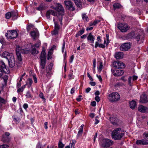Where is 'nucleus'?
<instances>
[{
	"instance_id": "60",
	"label": "nucleus",
	"mask_w": 148,
	"mask_h": 148,
	"mask_svg": "<svg viewBox=\"0 0 148 148\" xmlns=\"http://www.w3.org/2000/svg\"><path fill=\"white\" fill-rule=\"evenodd\" d=\"M65 41H64L63 43L62 47V52H63L65 49Z\"/></svg>"
},
{
	"instance_id": "17",
	"label": "nucleus",
	"mask_w": 148,
	"mask_h": 148,
	"mask_svg": "<svg viewBox=\"0 0 148 148\" xmlns=\"http://www.w3.org/2000/svg\"><path fill=\"white\" fill-rule=\"evenodd\" d=\"M46 14L47 18L48 19H49L50 18V16L51 15L54 16H55L57 15L56 13L54 11L51 10L47 11Z\"/></svg>"
},
{
	"instance_id": "49",
	"label": "nucleus",
	"mask_w": 148,
	"mask_h": 148,
	"mask_svg": "<svg viewBox=\"0 0 148 148\" xmlns=\"http://www.w3.org/2000/svg\"><path fill=\"white\" fill-rule=\"evenodd\" d=\"M39 97L41 99H43L45 102V98L44 97V95L41 92L40 93L39 95Z\"/></svg>"
},
{
	"instance_id": "56",
	"label": "nucleus",
	"mask_w": 148,
	"mask_h": 148,
	"mask_svg": "<svg viewBox=\"0 0 148 148\" xmlns=\"http://www.w3.org/2000/svg\"><path fill=\"white\" fill-rule=\"evenodd\" d=\"M121 79L124 82H125L127 80V79L126 76H123L121 78Z\"/></svg>"
},
{
	"instance_id": "54",
	"label": "nucleus",
	"mask_w": 148,
	"mask_h": 148,
	"mask_svg": "<svg viewBox=\"0 0 148 148\" xmlns=\"http://www.w3.org/2000/svg\"><path fill=\"white\" fill-rule=\"evenodd\" d=\"M72 143H71L69 145H71V147H74L75 144V140H73L72 141Z\"/></svg>"
},
{
	"instance_id": "2",
	"label": "nucleus",
	"mask_w": 148,
	"mask_h": 148,
	"mask_svg": "<svg viewBox=\"0 0 148 148\" xmlns=\"http://www.w3.org/2000/svg\"><path fill=\"white\" fill-rule=\"evenodd\" d=\"M124 134V132L120 128L115 129L111 133V137L114 140H120Z\"/></svg>"
},
{
	"instance_id": "30",
	"label": "nucleus",
	"mask_w": 148,
	"mask_h": 148,
	"mask_svg": "<svg viewBox=\"0 0 148 148\" xmlns=\"http://www.w3.org/2000/svg\"><path fill=\"white\" fill-rule=\"evenodd\" d=\"M11 17L14 19H16L17 18L18 14L16 12H11Z\"/></svg>"
},
{
	"instance_id": "43",
	"label": "nucleus",
	"mask_w": 148,
	"mask_h": 148,
	"mask_svg": "<svg viewBox=\"0 0 148 148\" xmlns=\"http://www.w3.org/2000/svg\"><path fill=\"white\" fill-rule=\"evenodd\" d=\"M132 77L130 76L128 78V82L130 86H131L132 84L133 81H132Z\"/></svg>"
},
{
	"instance_id": "34",
	"label": "nucleus",
	"mask_w": 148,
	"mask_h": 148,
	"mask_svg": "<svg viewBox=\"0 0 148 148\" xmlns=\"http://www.w3.org/2000/svg\"><path fill=\"white\" fill-rule=\"evenodd\" d=\"M25 86L26 85H25L22 86L21 88H18L17 89V92L18 93L23 92V90L25 88Z\"/></svg>"
},
{
	"instance_id": "28",
	"label": "nucleus",
	"mask_w": 148,
	"mask_h": 148,
	"mask_svg": "<svg viewBox=\"0 0 148 148\" xmlns=\"http://www.w3.org/2000/svg\"><path fill=\"white\" fill-rule=\"evenodd\" d=\"M130 108L132 109H134L136 106V102L134 100L130 102Z\"/></svg>"
},
{
	"instance_id": "53",
	"label": "nucleus",
	"mask_w": 148,
	"mask_h": 148,
	"mask_svg": "<svg viewBox=\"0 0 148 148\" xmlns=\"http://www.w3.org/2000/svg\"><path fill=\"white\" fill-rule=\"evenodd\" d=\"M0 148H8L9 146L7 145L3 144L2 145H0Z\"/></svg>"
},
{
	"instance_id": "57",
	"label": "nucleus",
	"mask_w": 148,
	"mask_h": 148,
	"mask_svg": "<svg viewBox=\"0 0 148 148\" xmlns=\"http://www.w3.org/2000/svg\"><path fill=\"white\" fill-rule=\"evenodd\" d=\"M98 117L97 116L96 117L95 119V122L94 123L95 124H97L99 122V121L98 120Z\"/></svg>"
},
{
	"instance_id": "45",
	"label": "nucleus",
	"mask_w": 148,
	"mask_h": 148,
	"mask_svg": "<svg viewBox=\"0 0 148 148\" xmlns=\"http://www.w3.org/2000/svg\"><path fill=\"white\" fill-rule=\"evenodd\" d=\"M100 21L99 20L95 19L93 22V26H95L97 24L99 23L100 22Z\"/></svg>"
},
{
	"instance_id": "48",
	"label": "nucleus",
	"mask_w": 148,
	"mask_h": 148,
	"mask_svg": "<svg viewBox=\"0 0 148 148\" xmlns=\"http://www.w3.org/2000/svg\"><path fill=\"white\" fill-rule=\"evenodd\" d=\"M83 132V130H79L77 135V137H78L81 136Z\"/></svg>"
},
{
	"instance_id": "27",
	"label": "nucleus",
	"mask_w": 148,
	"mask_h": 148,
	"mask_svg": "<svg viewBox=\"0 0 148 148\" xmlns=\"http://www.w3.org/2000/svg\"><path fill=\"white\" fill-rule=\"evenodd\" d=\"M87 39L88 42L90 43H92V35L91 33L89 34L88 36L87 37Z\"/></svg>"
},
{
	"instance_id": "31",
	"label": "nucleus",
	"mask_w": 148,
	"mask_h": 148,
	"mask_svg": "<svg viewBox=\"0 0 148 148\" xmlns=\"http://www.w3.org/2000/svg\"><path fill=\"white\" fill-rule=\"evenodd\" d=\"M46 53L45 51H42L40 56V59L46 60Z\"/></svg>"
},
{
	"instance_id": "23",
	"label": "nucleus",
	"mask_w": 148,
	"mask_h": 148,
	"mask_svg": "<svg viewBox=\"0 0 148 148\" xmlns=\"http://www.w3.org/2000/svg\"><path fill=\"white\" fill-rule=\"evenodd\" d=\"M148 108L143 105L139 106L138 108V109L139 111L140 112H143L145 113L146 110Z\"/></svg>"
},
{
	"instance_id": "22",
	"label": "nucleus",
	"mask_w": 148,
	"mask_h": 148,
	"mask_svg": "<svg viewBox=\"0 0 148 148\" xmlns=\"http://www.w3.org/2000/svg\"><path fill=\"white\" fill-rule=\"evenodd\" d=\"M136 143L137 145H148V141L144 139L138 140L136 141Z\"/></svg>"
},
{
	"instance_id": "55",
	"label": "nucleus",
	"mask_w": 148,
	"mask_h": 148,
	"mask_svg": "<svg viewBox=\"0 0 148 148\" xmlns=\"http://www.w3.org/2000/svg\"><path fill=\"white\" fill-rule=\"evenodd\" d=\"M74 58V56L73 55H72L70 58L69 60V62L70 63H72L73 61V60Z\"/></svg>"
},
{
	"instance_id": "15",
	"label": "nucleus",
	"mask_w": 148,
	"mask_h": 148,
	"mask_svg": "<svg viewBox=\"0 0 148 148\" xmlns=\"http://www.w3.org/2000/svg\"><path fill=\"white\" fill-rule=\"evenodd\" d=\"M9 66L11 68H13L15 65V62L14 56H12L11 58L8 60Z\"/></svg>"
},
{
	"instance_id": "20",
	"label": "nucleus",
	"mask_w": 148,
	"mask_h": 148,
	"mask_svg": "<svg viewBox=\"0 0 148 148\" xmlns=\"http://www.w3.org/2000/svg\"><path fill=\"white\" fill-rule=\"evenodd\" d=\"M124 56V53L122 52H117L115 53L114 57L117 59L122 58Z\"/></svg>"
},
{
	"instance_id": "18",
	"label": "nucleus",
	"mask_w": 148,
	"mask_h": 148,
	"mask_svg": "<svg viewBox=\"0 0 148 148\" xmlns=\"http://www.w3.org/2000/svg\"><path fill=\"white\" fill-rule=\"evenodd\" d=\"M124 73L123 70H116L113 72V74L114 76H120L123 75Z\"/></svg>"
},
{
	"instance_id": "1",
	"label": "nucleus",
	"mask_w": 148,
	"mask_h": 148,
	"mask_svg": "<svg viewBox=\"0 0 148 148\" xmlns=\"http://www.w3.org/2000/svg\"><path fill=\"white\" fill-rule=\"evenodd\" d=\"M16 53L17 59L18 61L17 65L18 66H20L22 64V59L21 53L27 54L29 53V50L27 49L23 48L18 45H17L16 47Z\"/></svg>"
},
{
	"instance_id": "41",
	"label": "nucleus",
	"mask_w": 148,
	"mask_h": 148,
	"mask_svg": "<svg viewBox=\"0 0 148 148\" xmlns=\"http://www.w3.org/2000/svg\"><path fill=\"white\" fill-rule=\"evenodd\" d=\"M5 17L7 19L10 18L11 17V12H8L5 15Z\"/></svg>"
},
{
	"instance_id": "16",
	"label": "nucleus",
	"mask_w": 148,
	"mask_h": 148,
	"mask_svg": "<svg viewBox=\"0 0 148 148\" xmlns=\"http://www.w3.org/2000/svg\"><path fill=\"white\" fill-rule=\"evenodd\" d=\"M30 34L32 38L34 40H36L39 36V32L37 30L32 31L30 33Z\"/></svg>"
},
{
	"instance_id": "47",
	"label": "nucleus",
	"mask_w": 148,
	"mask_h": 148,
	"mask_svg": "<svg viewBox=\"0 0 148 148\" xmlns=\"http://www.w3.org/2000/svg\"><path fill=\"white\" fill-rule=\"evenodd\" d=\"M26 97L28 98H32L33 97L32 96L31 94L29 92H27L26 95Z\"/></svg>"
},
{
	"instance_id": "29",
	"label": "nucleus",
	"mask_w": 148,
	"mask_h": 148,
	"mask_svg": "<svg viewBox=\"0 0 148 148\" xmlns=\"http://www.w3.org/2000/svg\"><path fill=\"white\" fill-rule=\"evenodd\" d=\"M98 46L100 48H104L105 47V46L104 45L99 44L98 42H96L95 43V47L96 48Z\"/></svg>"
},
{
	"instance_id": "5",
	"label": "nucleus",
	"mask_w": 148,
	"mask_h": 148,
	"mask_svg": "<svg viewBox=\"0 0 148 148\" xmlns=\"http://www.w3.org/2000/svg\"><path fill=\"white\" fill-rule=\"evenodd\" d=\"M114 141L107 138L103 139L101 143V146L104 148H107L113 145Z\"/></svg>"
},
{
	"instance_id": "4",
	"label": "nucleus",
	"mask_w": 148,
	"mask_h": 148,
	"mask_svg": "<svg viewBox=\"0 0 148 148\" xmlns=\"http://www.w3.org/2000/svg\"><path fill=\"white\" fill-rule=\"evenodd\" d=\"M120 98V95L116 92H114L109 95L108 99L110 101L116 102L118 101Z\"/></svg>"
},
{
	"instance_id": "21",
	"label": "nucleus",
	"mask_w": 148,
	"mask_h": 148,
	"mask_svg": "<svg viewBox=\"0 0 148 148\" xmlns=\"http://www.w3.org/2000/svg\"><path fill=\"white\" fill-rule=\"evenodd\" d=\"M148 101L147 96L143 94L140 96V102L142 103H145Z\"/></svg>"
},
{
	"instance_id": "50",
	"label": "nucleus",
	"mask_w": 148,
	"mask_h": 148,
	"mask_svg": "<svg viewBox=\"0 0 148 148\" xmlns=\"http://www.w3.org/2000/svg\"><path fill=\"white\" fill-rule=\"evenodd\" d=\"M2 78L5 82H7L8 79V76L6 75H5L2 77Z\"/></svg>"
},
{
	"instance_id": "58",
	"label": "nucleus",
	"mask_w": 148,
	"mask_h": 148,
	"mask_svg": "<svg viewBox=\"0 0 148 148\" xmlns=\"http://www.w3.org/2000/svg\"><path fill=\"white\" fill-rule=\"evenodd\" d=\"M95 100L97 102H99L100 100V98L99 96H97L95 98Z\"/></svg>"
},
{
	"instance_id": "52",
	"label": "nucleus",
	"mask_w": 148,
	"mask_h": 148,
	"mask_svg": "<svg viewBox=\"0 0 148 148\" xmlns=\"http://www.w3.org/2000/svg\"><path fill=\"white\" fill-rule=\"evenodd\" d=\"M40 45V42H38L34 44V45H34V47H36V48H38Z\"/></svg>"
},
{
	"instance_id": "42",
	"label": "nucleus",
	"mask_w": 148,
	"mask_h": 148,
	"mask_svg": "<svg viewBox=\"0 0 148 148\" xmlns=\"http://www.w3.org/2000/svg\"><path fill=\"white\" fill-rule=\"evenodd\" d=\"M135 39H136L137 41L138 42L140 39V35L138 34H135Z\"/></svg>"
},
{
	"instance_id": "19",
	"label": "nucleus",
	"mask_w": 148,
	"mask_h": 148,
	"mask_svg": "<svg viewBox=\"0 0 148 148\" xmlns=\"http://www.w3.org/2000/svg\"><path fill=\"white\" fill-rule=\"evenodd\" d=\"M2 56L4 58L7 59L8 60L11 58L12 56H14L12 53L7 51L4 52L2 54Z\"/></svg>"
},
{
	"instance_id": "26",
	"label": "nucleus",
	"mask_w": 148,
	"mask_h": 148,
	"mask_svg": "<svg viewBox=\"0 0 148 148\" xmlns=\"http://www.w3.org/2000/svg\"><path fill=\"white\" fill-rule=\"evenodd\" d=\"M40 67L41 69H44L46 64V60L40 59Z\"/></svg>"
},
{
	"instance_id": "10",
	"label": "nucleus",
	"mask_w": 148,
	"mask_h": 148,
	"mask_svg": "<svg viewBox=\"0 0 148 148\" xmlns=\"http://www.w3.org/2000/svg\"><path fill=\"white\" fill-rule=\"evenodd\" d=\"M131 47V44L130 42H127L122 44L120 47L121 51H128Z\"/></svg>"
},
{
	"instance_id": "59",
	"label": "nucleus",
	"mask_w": 148,
	"mask_h": 148,
	"mask_svg": "<svg viewBox=\"0 0 148 148\" xmlns=\"http://www.w3.org/2000/svg\"><path fill=\"white\" fill-rule=\"evenodd\" d=\"M132 77V79L133 81L136 80L138 78L137 76L136 75H133Z\"/></svg>"
},
{
	"instance_id": "11",
	"label": "nucleus",
	"mask_w": 148,
	"mask_h": 148,
	"mask_svg": "<svg viewBox=\"0 0 148 148\" xmlns=\"http://www.w3.org/2000/svg\"><path fill=\"white\" fill-rule=\"evenodd\" d=\"M0 68L3 72L7 73H8L10 72L8 68L2 60L0 61Z\"/></svg>"
},
{
	"instance_id": "36",
	"label": "nucleus",
	"mask_w": 148,
	"mask_h": 148,
	"mask_svg": "<svg viewBox=\"0 0 148 148\" xmlns=\"http://www.w3.org/2000/svg\"><path fill=\"white\" fill-rule=\"evenodd\" d=\"M76 5L78 7H80L82 5V2L79 0H74Z\"/></svg>"
},
{
	"instance_id": "61",
	"label": "nucleus",
	"mask_w": 148,
	"mask_h": 148,
	"mask_svg": "<svg viewBox=\"0 0 148 148\" xmlns=\"http://www.w3.org/2000/svg\"><path fill=\"white\" fill-rule=\"evenodd\" d=\"M28 105L27 103H24L23 105V108L25 109H27L28 107Z\"/></svg>"
},
{
	"instance_id": "62",
	"label": "nucleus",
	"mask_w": 148,
	"mask_h": 148,
	"mask_svg": "<svg viewBox=\"0 0 148 148\" xmlns=\"http://www.w3.org/2000/svg\"><path fill=\"white\" fill-rule=\"evenodd\" d=\"M21 83V82H17V85H16L17 88H19L21 86V84H22Z\"/></svg>"
},
{
	"instance_id": "9",
	"label": "nucleus",
	"mask_w": 148,
	"mask_h": 148,
	"mask_svg": "<svg viewBox=\"0 0 148 148\" xmlns=\"http://www.w3.org/2000/svg\"><path fill=\"white\" fill-rule=\"evenodd\" d=\"M113 66L117 69H122L125 66V64L121 61H114L112 63Z\"/></svg>"
},
{
	"instance_id": "7",
	"label": "nucleus",
	"mask_w": 148,
	"mask_h": 148,
	"mask_svg": "<svg viewBox=\"0 0 148 148\" xmlns=\"http://www.w3.org/2000/svg\"><path fill=\"white\" fill-rule=\"evenodd\" d=\"M53 66V64L51 63L46 67L45 75L47 78H49L53 74V72L52 70Z\"/></svg>"
},
{
	"instance_id": "6",
	"label": "nucleus",
	"mask_w": 148,
	"mask_h": 148,
	"mask_svg": "<svg viewBox=\"0 0 148 148\" xmlns=\"http://www.w3.org/2000/svg\"><path fill=\"white\" fill-rule=\"evenodd\" d=\"M18 33L15 30H8L5 34L6 37L8 38L13 39L16 38Z\"/></svg>"
},
{
	"instance_id": "63",
	"label": "nucleus",
	"mask_w": 148,
	"mask_h": 148,
	"mask_svg": "<svg viewBox=\"0 0 148 148\" xmlns=\"http://www.w3.org/2000/svg\"><path fill=\"white\" fill-rule=\"evenodd\" d=\"M53 53V50H52V48H51L49 51H48V54L49 55H52Z\"/></svg>"
},
{
	"instance_id": "46",
	"label": "nucleus",
	"mask_w": 148,
	"mask_h": 148,
	"mask_svg": "<svg viewBox=\"0 0 148 148\" xmlns=\"http://www.w3.org/2000/svg\"><path fill=\"white\" fill-rule=\"evenodd\" d=\"M84 32V30H82L79 31L78 33L76 34V36L77 37L78 36H80L82 34H83Z\"/></svg>"
},
{
	"instance_id": "24",
	"label": "nucleus",
	"mask_w": 148,
	"mask_h": 148,
	"mask_svg": "<svg viewBox=\"0 0 148 148\" xmlns=\"http://www.w3.org/2000/svg\"><path fill=\"white\" fill-rule=\"evenodd\" d=\"M31 52L32 54L34 55L37 54L38 51L36 50V49L34 47V45H32L31 48Z\"/></svg>"
},
{
	"instance_id": "64",
	"label": "nucleus",
	"mask_w": 148,
	"mask_h": 148,
	"mask_svg": "<svg viewBox=\"0 0 148 148\" xmlns=\"http://www.w3.org/2000/svg\"><path fill=\"white\" fill-rule=\"evenodd\" d=\"M91 90V88L88 87L86 89V92L87 93H88Z\"/></svg>"
},
{
	"instance_id": "13",
	"label": "nucleus",
	"mask_w": 148,
	"mask_h": 148,
	"mask_svg": "<svg viewBox=\"0 0 148 148\" xmlns=\"http://www.w3.org/2000/svg\"><path fill=\"white\" fill-rule=\"evenodd\" d=\"M53 21L55 24V28L54 31L52 32V34L53 35H56L58 33L59 27L58 25V23L55 21L54 18H53Z\"/></svg>"
},
{
	"instance_id": "8",
	"label": "nucleus",
	"mask_w": 148,
	"mask_h": 148,
	"mask_svg": "<svg viewBox=\"0 0 148 148\" xmlns=\"http://www.w3.org/2000/svg\"><path fill=\"white\" fill-rule=\"evenodd\" d=\"M130 27L126 24L119 23L118 24V28L122 32H126Z\"/></svg>"
},
{
	"instance_id": "3",
	"label": "nucleus",
	"mask_w": 148,
	"mask_h": 148,
	"mask_svg": "<svg viewBox=\"0 0 148 148\" xmlns=\"http://www.w3.org/2000/svg\"><path fill=\"white\" fill-rule=\"evenodd\" d=\"M51 8L52 9H54L56 10L58 12H60V13L61 15L59 16L58 17V19L59 21L60 22V24L61 25L62 24V15L64 14V8L63 7L62 5L58 3H56V7H55L53 6H52L51 7Z\"/></svg>"
},
{
	"instance_id": "25",
	"label": "nucleus",
	"mask_w": 148,
	"mask_h": 148,
	"mask_svg": "<svg viewBox=\"0 0 148 148\" xmlns=\"http://www.w3.org/2000/svg\"><path fill=\"white\" fill-rule=\"evenodd\" d=\"M135 34L134 32H132L128 34L127 36V39L132 38L134 37Z\"/></svg>"
},
{
	"instance_id": "32",
	"label": "nucleus",
	"mask_w": 148,
	"mask_h": 148,
	"mask_svg": "<svg viewBox=\"0 0 148 148\" xmlns=\"http://www.w3.org/2000/svg\"><path fill=\"white\" fill-rule=\"evenodd\" d=\"M114 8L115 9H118L121 7V4L118 3H115L113 5Z\"/></svg>"
},
{
	"instance_id": "37",
	"label": "nucleus",
	"mask_w": 148,
	"mask_h": 148,
	"mask_svg": "<svg viewBox=\"0 0 148 148\" xmlns=\"http://www.w3.org/2000/svg\"><path fill=\"white\" fill-rule=\"evenodd\" d=\"M34 27V25L32 24H29L28 26H27V30L28 32H29L30 30L33 28Z\"/></svg>"
},
{
	"instance_id": "33",
	"label": "nucleus",
	"mask_w": 148,
	"mask_h": 148,
	"mask_svg": "<svg viewBox=\"0 0 148 148\" xmlns=\"http://www.w3.org/2000/svg\"><path fill=\"white\" fill-rule=\"evenodd\" d=\"M28 81L29 82V83L27 82L25 85H26V86H27L28 88H29L32 84L33 81L32 79L30 78L29 79Z\"/></svg>"
},
{
	"instance_id": "38",
	"label": "nucleus",
	"mask_w": 148,
	"mask_h": 148,
	"mask_svg": "<svg viewBox=\"0 0 148 148\" xmlns=\"http://www.w3.org/2000/svg\"><path fill=\"white\" fill-rule=\"evenodd\" d=\"M64 146V145L62 143L61 140H60L58 144V147L59 148H63Z\"/></svg>"
},
{
	"instance_id": "14",
	"label": "nucleus",
	"mask_w": 148,
	"mask_h": 148,
	"mask_svg": "<svg viewBox=\"0 0 148 148\" xmlns=\"http://www.w3.org/2000/svg\"><path fill=\"white\" fill-rule=\"evenodd\" d=\"M110 120L111 122L113 125H116L118 121V119L117 118V116L116 115H113L110 117Z\"/></svg>"
},
{
	"instance_id": "35",
	"label": "nucleus",
	"mask_w": 148,
	"mask_h": 148,
	"mask_svg": "<svg viewBox=\"0 0 148 148\" xmlns=\"http://www.w3.org/2000/svg\"><path fill=\"white\" fill-rule=\"evenodd\" d=\"M82 16L83 19L85 22H87L88 21V16L85 14H82Z\"/></svg>"
},
{
	"instance_id": "12",
	"label": "nucleus",
	"mask_w": 148,
	"mask_h": 148,
	"mask_svg": "<svg viewBox=\"0 0 148 148\" xmlns=\"http://www.w3.org/2000/svg\"><path fill=\"white\" fill-rule=\"evenodd\" d=\"M64 3L67 8L70 10L73 11L75 10L73 3L71 1H65Z\"/></svg>"
},
{
	"instance_id": "51",
	"label": "nucleus",
	"mask_w": 148,
	"mask_h": 148,
	"mask_svg": "<svg viewBox=\"0 0 148 148\" xmlns=\"http://www.w3.org/2000/svg\"><path fill=\"white\" fill-rule=\"evenodd\" d=\"M6 102V101L0 97V103L5 104Z\"/></svg>"
},
{
	"instance_id": "40",
	"label": "nucleus",
	"mask_w": 148,
	"mask_h": 148,
	"mask_svg": "<svg viewBox=\"0 0 148 148\" xmlns=\"http://www.w3.org/2000/svg\"><path fill=\"white\" fill-rule=\"evenodd\" d=\"M44 9V5L42 3L41 4L40 6L36 8V10H39L41 11L43 10Z\"/></svg>"
},
{
	"instance_id": "44",
	"label": "nucleus",
	"mask_w": 148,
	"mask_h": 148,
	"mask_svg": "<svg viewBox=\"0 0 148 148\" xmlns=\"http://www.w3.org/2000/svg\"><path fill=\"white\" fill-rule=\"evenodd\" d=\"M99 66L98 68L99 70L101 71L103 68V63L102 62H99Z\"/></svg>"
},
{
	"instance_id": "39",
	"label": "nucleus",
	"mask_w": 148,
	"mask_h": 148,
	"mask_svg": "<svg viewBox=\"0 0 148 148\" xmlns=\"http://www.w3.org/2000/svg\"><path fill=\"white\" fill-rule=\"evenodd\" d=\"M2 140L3 143H8L10 141V139L8 137H5L2 139Z\"/></svg>"
}]
</instances>
